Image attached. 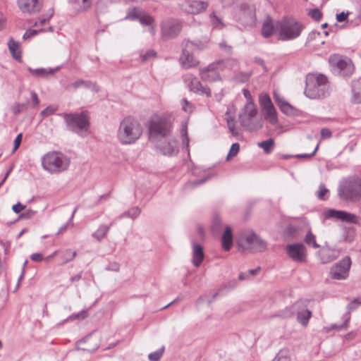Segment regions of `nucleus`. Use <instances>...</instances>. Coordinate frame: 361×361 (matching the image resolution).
Wrapping results in <instances>:
<instances>
[{
    "label": "nucleus",
    "mask_w": 361,
    "mask_h": 361,
    "mask_svg": "<svg viewBox=\"0 0 361 361\" xmlns=\"http://www.w3.org/2000/svg\"><path fill=\"white\" fill-rule=\"evenodd\" d=\"M337 195L341 201L355 204L361 201V178L351 176L343 178L338 183Z\"/></svg>",
    "instance_id": "nucleus-1"
},
{
    "label": "nucleus",
    "mask_w": 361,
    "mask_h": 361,
    "mask_svg": "<svg viewBox=\"0 0 361 361\" xmlns=\"http://www.w3.org/2000/svg\"><path fill=\"white\" fill-rule=\"evenodd\" d=\"M304 94L312 99L328 97L330 94V85L327 78L322 74H308L306 77Z\"/></svg>",
    "instance_id": "nucleus-2"
},
{
    "label": "nucleus",
    "mask_w": 361,
    "mask_h": 361,
    "mask_svg": "<svg viewBox=\"0 0 361 361\" xmlns=\"http://www.w3.org/2000/svg\"><path fill=\"white\" fill-rule=\"evenodd\" d=\"M142 133L141 124L133 117L126 116L121 122L116 137L123 145H130L137 140Z\"/></svg>",
    "instance_id": "nucleus-3"
},
{
    "label": "nucleus",
    "mask_w": 361,
    "mask_h": 361,
    "mask_svg": "<svg viewBox=\"0 0 361 361\" xmlns=\"http://www.w3.org/2000/svg\"><path fill=\"white\" fill-rule=\"evenodd\" d=\"M64 119L67 128L81 137H85L90 133V116L87 111L80 113H61L58 114Z\"/></svg>",
    "instance_id": "nucleus-4"
},
{
    "label": "nucleus",
    "mask_w": 361,
    "mask_h": 361,
    "mask_svg": "<svg viewBox=\"0 0 361 361\" xmlns=\"http://www.w3.org/2000/svg\"><path fill=\"white\" fill-rule=\"evenodd\" d=\"M70 163V159L60 152H49L42 157L43 169L50 173H60L66 171Z\"/></svg>",
    "instance_id": "nucleus-5"
},
{
    "label": "nucleus",
    "mask_w": 361,
    "mask_h": 361,
    "mask_svg": "<svg viewBox=\"0 0 361 361\" xmlns=\"http://www.w3.org/2000/svg\"><path fill=\"white\" fill-rule=\"evenodd\" d=\"M302 29V25L292 18H283L275 23V34L281 41H290L298 38Z\"/></svg>",
    "instance_id": "nucleus-6"
},
{
    "label": "nucleus",
    "mask_w": 361,
    "mask_h": 361,
    "mask_svg": "<svg viewBox=\"0 0 361 361\" xmlns=\"http://www.w3.org/2000/svg\"><path fill=\"white\" fill-rule=\"evenodd\" d=\"M238 243L244 250L251 252H262L267 247V243L252 231L242 232Z\"/></svg>",
    "instance_id": "nucleus-7"
},
{
    "label": "nucleus",
    "mask_w": 361,
    "mask_h": 361,
    "mask_svg": "<svg viewBox=\"0 0 361 361\" xmlns=\"http://www.w3.org/2000/svg\"><path fill=\"white\" fill-rule=\"evenodd\" d=\"M331 70L342 77H350L354 72V65L350 59L339 54H332L329 58Z\"/></svg>",
    "instance_id": "nucleus-8"
},
{
    "label": "nucleus",
    "mask_w": 361,
    "mask_h": 361,
    "mask_svg": "<svg viewBox=\"0 0 361 361\" xmlns=\"http://www.w3.org/2000/svg\"><path fill=\"white\" fill-rule=\"evenodd\" d=\"M257 114V110L255 104H245L239 115L241 125L250 131L259 129L262 124L255 121Z\"/></svg>",
    "instance_id": "nucleus-9"
},
{
    "label": "nucleus",
    "mask_w": 361,
    "mask_h": 361,
    "mask_svg": "<svg viewBox=\"0 0 361 361\" xmlns=\"http://www.w3.org/2000/svg\"><path fill=\"white\" fill-rule=\"evenodd\" d=\"M126 19L138 20L141 25L149 26L148 30L152 35H155L154 18L137 8H129Z\"/></svg>",
    "instance_id": "nucleus-10"
},
{
    "label": "nucleus",
    "mask_w": 361,
    "mask_h": 361,
    "mask_svg": "<svg viewBox=\"0 0 361 361\" xmlns=\"http://www.w3.org/2000/svg\"><path fill=\"white\" fill-rule=\"evenodd\" d=\"M235 18L243 26L254 25L255 23V11L254 6L247 3L241 4L235 11Z\"/></svg>",
    "instance_id": "nucleus-11"
},
{
    "label": "nucleus",
    "mask_w": 361,
    "mask_h": 361,
    "mask_svg": "<svg viewBox=\"0 0 361 361\" xmlns=\"http://www.w3.org/2000/svg\"><path fill=\"white\" fill-rule=\"evenodd\" d=\"M171 123L164 117L155 116L151 121L149 125V131L152 135L167 137L171 133Z\"/></svg>",
    "instance_id": "nucleus-12"
},
{
    "label": "nucleus",
    "mask_w": 361,
    "mask_h": 361,
    "mask_svg": "<svg viewBox=\"0 0 361 361\" xmlns=\"http://www.w3.org/2000/svg\"><path fill=\"white\" fill-rule=\"evenodd\" d=\"M259 102L260 106L266 111L264 118L271 125H276L278 123L277 113L270 97L267 93H261L259 96Z\"/></svg>",
    "instance_id": "nucleus-13"
},
{
    "label": "nucleus",
    "mask_w": 361,
    "mask_h": 361,
    "mask_svg": "<svg viewBox=\"0 0 361 361\" xmlns=\"http://www.w3.org/2000/svg\"><path fill=\"white\" fill-rule=\"evenodd\" d=\"M351 266V259L346 256L335 264L331 269V276L336 280H344L348 277Z\"/></svg>",
    "instance_id": "nucleus-14"
},
{
    "label": "nucleus",
    "mask_w": 361,
    "mask_h": 361,
    "mask_svg": "<svg viewBox=\"0 0 361 361\" xmlns=\"http://www.w3.org/2000/svg\"><path fill=\"white\" fill-rule=\"evenodd\" d=\"M197 48V46L192 42H185L182 54L180 57V61L184 68H188L197 65L198 61L192 55V52Z\"/></svg>",
    "instance_id": "nucleus-15"
},
{
    "label": "nucleus",
    "mask_w": 361,
    "mask_h": 361,
    "mask_svg": "<svg viewBox=\"0 0 361 361\" xmlns=\"http://www.w3.org/2000/svg\"><path fill=\"white\" fill-rule=\"evenodd\" d=\"M323 214L326 219H335L350 224H358L359 222L357 216L343 210L328 209L324 212Z\"/></svg>",
    "instance_id": "nucleus-16"
},
{
    "label": "nucleus",
    "mask_w": 361,
    "mask_h": 361,
    "mask_svg": "<svg viewBox=\"0 0 361 361\" xmlns=\"http://www.w3.org/2000/svg\"><path fill=\"white\" fill-rule=\"evenodd\" d=\"M286 251L289 257L295 262L302 263L307 260V250L302 243L287 245Z\"/></svg>",
    "instance_id": "nucleus-17"
},
{
    "label": "nucleus",
    "mask_w": 361,
    "mask_h": 361,
    "mask_svg": "<svg viewBox=\"0 0 361 361\" xmlns=\"http://www.w3.org/2000/svg\"><path fill=\"white\" fill-rule=\"evenodd\" d=\"M161 35L165 38H173L180 32L181 23L175 19L166 20L161 23Z\"/></svg>",
    "instance_id": "nucleus-18"
},
{
    "label": "nucleus",
    "mask_w": 361,
    "mask_h": 361,
    "mask_svg": "<svg viewBox=\"0 0 361 361\" xmlns=\"http://www.w3.org/2000/svg\"><path fill=\"white\" fill-rule=\"evenodd\" d=\"M20 11L27 15H34L39 13L43 6V0H18Z\"/></svg>",
    "instance_id": "nucleus-19"
},
{
    "label": "nucleus",
    "mask_w": 361,
    "mask_h": 361,
    "mask_svg": "<svg viewBox=\"0 0 361 361\" xmlns=\"http://www.w3.org/2000/svg\"><path fill=\"white\" fill-rule=\"evenodd\" d=\"M185 81L188 83L189 90L201 95L211 96V90L207 86H204L197 78L191 74L185 75Z\"/></svg>",
    "instance_id": "nucleus-20"
},
{
    "label": "nucleus",
    "mask_w": 361,
    "mask_h": 361,
    "mask_svg": "<svg viewBox=\"0 0 361 361\" xmlns=\"http://www.w3.org/2000/svg\"><path fill=\"white\" fill-rule=\"evenodd\" d=\"M220 63L214 62L209 64L207 68L201 69L200 74L204 81L214 82L220 79L218 71L219 70Z\"/></svg>",
    "instance_id": "nucleus-21"
},
{
    "label": "nucleus",
    "mask_w": 361,
    "mask_h": 361,
    "mask_svg": "<svg viewBox=\"0 0 361 361\" xmlns=\"http://www.w3.org/2000/svg\"><path fill=\"white\" fill-rule=\"evenodd\" d=\"M182 6L187 13L198 14L207 9L208 3L204 1L188 0L183 4Z\"/></svg>",
    "instance_id": "nucleus-22"
},
{
    "label": "nucleus",
    "mask_w": 361,
    "mask_h": 361,
    "mask_svg": "<svg viewBox=\"0 0 361 361\" xmlns=\"http://www.w3.org/2000/svg\"><path fill=\"white\" fill-rule=\"evenodd\" d=\"M340 252L335 248L329 247H323L318 252L317 255L322 264L329 263L338 257Z\"/></svg>",
    "instance_id": "nucleus-23"
},
{
    "label": "nucleus",
    "mask_w": 361,
    "mask_h": 361,
    "mask_svg": "<svg viewBox=\"0 0 361 361\" xmlns=\"http://www.w3.org/2000/svg\"><path fill=\"white\" fill-rule=\"evenodd\" d=\"M361 305V297L355 298L353 300H352L348 305V312L345 315V321L341 325H337V324H333L331 326V329H336V330H341L343 329H347L348 326V322L350 319V312L357 308V307Z\"/></svg>",
    "instance_id": "nucleus-24"
},
{
    "label": "nucleus",
    "mask_w": 361,
    "mask_h": 361,
    "mask_svg": "<svg viewBox=\"0 0 361 361\" xmlns=\"http://www.w3.org/2000/svg\"><path fill=\"white\" fill-rule=\"evenodd\" d=\"M274 98L281 111L288 115L294 116L297 114V109L285 101L280 95L276 92L274 93Z\"/></svg>",
    "instance_id": "nucleus-25"
},
{
    "label": "nucleus",
    "mask_w": 361,
    "mask_h": 361,
    "mask_svg": "<svg viewBox=\"0 0 361 361\" xmlns=\"http://www.w3.org/2000/svg\"><path fill=\"white\" fill-rule=\"evenodd\" d=\"M204 258L202 246L193 242L192 245V263L195 267H198Z\"/></svg>",
    "instance_id": "nucleus-26"
},
{
    "label": "nucleus",
    "mask_w": 361,
    "mask_h": 361,
    "mask_svg": "<svg viewBox=\"0 0 361 361\" xmlns=\"http://www.w3.org/2000/svg\"><path fill=\"white\" fill-rule=\"evenodd\" d=\"M160 152L164 154L171 156L178 152L177 141L175 139H169L159 146Z\"/></svg>",
    "instance_id": "nucleus-27"
},
{
    "label": "nucleus",
    "mask_w": 361,
    "mask_h": 361,
    "mask_svg": "<svg viewBox=\"0 0 361 361\" xmlns=\"http://www.w3.org/2000/svg\"><path fill=\"white\" fill-rule=\"evenodd\" d=\"M299 303L298 309L295 314H297V321L302 326H307L309 320L312 316V312L304 308L302 302H298Z\"/></svg>",
    "instance_id": "nucleus-28"
},
{
    "label": "nucleus",
    "mask_w": 361,
    "mask_h": 361,
    "mask_svg": "<svg viewBox=\"0 0 361 361\" xmlns=\"http://www.w3.org/2000/svg\"><path fill=\"white\" fill-rule=\"evenodd\" d=\"M233 245V233L230 226H226L225 231L221 237V245L222 248L225 251L231 250Z\"/></svg>",
    "instance_id": "nucleus-29"
},
{
    "label": "nucleus",
    "mask_w": 361,
    "mask_h": 361,
    "mask_svg": "<svg viewBox=\"0 0 361 361\" xmlns=\"http://www.w3.org/2000/svg\"><path fill=\"white\" fill-rule=\"evenodd\" d=\"M114 224V221H112L109 225L101 224L98 228L92 234V237L99 242L104 239L109 233L111 227Z\"/></svg>",
    "instance_id": "nucleus-30"
},
{
    "label": "nucleus",
    "mask_w": 361,
    "mask_h": 361,
    "mask_svg": "<svg viewBox=\"0 0 361 361\" xmlns=\"http://www.w3.org/2000/svg\"><path fill=\"white\" fill-rule=\"evenodd\" d=\"M261 32L262 36L265 38H269L273 34H275V24L272 23L271 18L269 16H267L263 22Z\"/></svg>",
    "instance_id": "nucleus-31"
},
{
    "label": "nucleus",
    "mask_w": 361,
    "mask_h": 361,
    "mask_svg": "<svg viewBox=\"0 0 361 361\" xmlns=\"http://www.w3.org/2000/svg\"><path fill=\"white\" fill-rule=\"evenodd\" d=\"M352 100L354 103H361V80H355L352 82Z\"/></svg>",
    "instance_id": "nucleus-32"
},
{
    "label": "nucleus",
    "mask_w": 361,
    "mask_h": 361,
    "mask_svg": "<svg viewBox=\"0 0 361 361\" xmlns=\"http://www.w3.org/2000/svg\"><path fill=\"white\" fill-rule=\"evenodd\" d=\"M77 256V252L71 248L66 249L61 252V262L60 263L61 266H64L65 264L72 262L75 257Z\"/></svg>",
    "instance_id": "nucleus-33"
},
{
    "label": "nucleus",
    "mask_w": 361,
    "mask_h": 361,
    "mask_svg": "<svg viewBox=\"0 0 361 361\" xmlns=\"http://www.w3.org/2000/svg\"><path fill=\"white\" fill-rule=\"evenodd\" d=\"M92 86L93 90H97L96 85H92V83L90 81L85 80L82 79H79V80L75 81L74 82L71 83V85H68L66 87V89L68 90L70 88H73L75 90H77L80 87L90 88V87H92Z\"/></svg>",
    "instance_id": "nucleus-34"
},
{
    "label": "nucleus",
    "mask_w": 361,
    "mask_h": 361,
    "mask_svg": "<svg viewBox=\"0 0 361 361\" xmlns=\"http://www.w3.org/2000/svg\"><path fill=\"white\" fill-rule=\"evenodd\" d=\"M8 46L12 56L16 60L20 61L21 59V51L20 50V46L18 42H15L12 39L8 42Z\"/></svg>",
    "instance_id": "nucleus-35"
},
{
    "label": "nucleus",
    "mask_w": 361,
    "mask_h": 361,
    "mask_svg": "<svg viewBox=\"0 0 361 361\" xmlns=\"http://www.w3.org/2000/svg\"><path fill=\"white\" fill-rule=\"evenodd\" d=\"M28 71L33 76L39 78H46L47 75H52L54 73V70L53 69H47L42 68L36 69L28 68Z\"/></svg>",
    "instance_id": "nucleus-36"
},
{
    "label": "nucleus",
    "mask_w": 361,
    "mask_h": 361,
    "mask_svg": "<svg viewBox=\"0 0 361 361\" xmlns=\"http://www.w3.org/2000/svg\"><path fill=\"white\" fill-rule=\"evenodd\" d=\"M298 305L299 303L297 302L290 307H286L283 310L281 311L277 316L285 319L292 317L295 314V312L298 309Z\"/></svg>",
    "instance_id": "nucleus-37"
},
{
    "label": "nucleus",
    "mask_w": 361,
    "mask_h": 361,
    "mask_svg": "<svg viewBox=\"0 0 361 361\" xmlns=\"http://www.w3.org/2000/svg\"><path fill=\"white\" fill-rule=\"evenodd\" d=\"M274 145V140L271 138L257 144L258 147L262 148L266 154H269L272 152Z\"/></svg>",
    "instance_id": "nucleus-38"
},
{
    "label": "nucleus",
    "mask_w": 361,
    "mask_h": 361,
    "mask_svg": "<svg viewBox=\"0 0 361 361\" xmlns=\"http://www.w3.org/2000/svg\"><path fill=\"white\" fill-rule=\"evenodd\" d=\"M216 63H220L219 66V70H223L224 68H233L237 66V61L233 59L221 60L216 61Z\"/></svg>",
    "instance_id": "nucleus-39"
},
{
    "label": "nucleus",
    "mask_w": 361,
    "mask_h": 361,
    "mask_svg": "<svg viewBox=\"0 0 361 361\" xmlns=\"http://www.w3.org/2000/svg\"><path fill=\"white\" fill-rule=\"evenodd\" d=\"M305 242L309 245L314 248L319 247V245L316 241V236L310 230L307 231L305 239Z\"/></svg>",
    "instance_id": "nucleus-40"
},
{
    "label": "nucleus",
    "mask_w": 361,
    "mask_h": 361,
    "mask_svg": "<svg viewBox=\"0 0 361 361\" xmlns=\"http://www.w3.org/2000/svg\"><path fill=\"white\" fill-rule=\"evenodd\" d=\"M209 19L214 28L221 29L224 27L221 19L214 12L209 15Z\"/></svg>",
    "instance_id": "nucleus-41"
},
{
    "label": "nucleus",
    "mask_w": 361,
    "mask_h": 361,
    "mask_svg": "<svg viewBox=\"0 0 361 361\" xmlns=\"http://www.w3.org/2000/svg\"><path fill=\"white\" fill-rule=\"evenodd\" d=\"M180 135L183 137V145L184 147L188 150L189 147V137L188 135V129H187V124L184 123L182 126V129L180 130Z\"/></svg>",
    "instance_id": "nucleus-42"
},
{
    "label": "nucleus",
    "mask_w": 361,
    "mask_h": 361,
    "mask_svg": "<svg viewBox=\"0 0 361 361\" xmlns=\"http://www.w3.org/2000/svg\"><path fill=\"white\" fill-rule=\"evenodd\" d=\"M329 190L326 188L324 183H321L317 193V197L321 200H326L328 199V194Z\"/></svg>",
    "instance_id": "nucleus-43"
},
{
    "label": "nucleus",
    "mask_w": 361,
    "mask_h": 361,
    "mask_svg": "<svg viewBox=\"0 0 361 361\" xmlns=\"http://www.w3.org/2000/svg\"><path fill=\"white\" fill-rule=\"evenodd\" d=\"M164 347L152 352L148 355V358L150 361H159L164 354Z\"/></svg>",
    "instance_id": "nucleus-44"
},
{
    "label": "nucleus",
    "mask_w": 361,
    "mask_h": 361,
    "mask_svg": "<svg viewBox=\"0 0 361 361\" xmlns=\"http://www.w3.org/2000/svg\"><path fill=\"white\" fill-rule=\"evenodd\" d=\"M88 316V312L87 310H82L78 313L73 314H71L67 320H74V319H78L82 320L87 318Z\"/></svg>",
    "instance_id": "nucleus-45"
},
{
    "label": "nucleus",
    "mask_w": 361,
    "mask_h": 361,
    "mask_svg": "<svg viewBox=\"0 0 361 361\" xmlns=\"http://www.w3.org/2000/svg\"><path fill=\"white\" fill-rule=\"evenodd\" d=\"M240 150V145L238 143H233L228 152L226 157V160H229L231 158L235 157Z\"/></svg>",
    "instance_id": "nucleus-46"
},
{
    "label": "nucleus",
    "mask_w": 361,
    "mask_h": 361,
    "mask_svg": "<svg viewBox=\"0 0 361 361\" xmlns=\"http://www.w3.org/2000/svg\"><path fill=\"white\" fill-rule=\"evenodd\" d=\"M58 109V106L55 105H49L46 109H44L43 111H41L40 116L42 117H45L49 115L53 114L55 113Z\"/></svg>",
    "instance_id": "nucleus-47"
},
{
    "label": "nucleus",
    "mask_w": 361,
    "mask_h": 361,
    "mask_svg": "<svg viewBox=\"0 0 361 361\" xmlns=\"http://www.w3.org/2000/svg\"><path fill=\"white\" fill-rule=\"evenodd\" d=\"M76 211H77V208H75L73 210V213L71 214V216L70 219L68 220V221L66 224H65L64 225H63L59 229L58 232L56 233V235H60V234L63 233V232H65L67 230L68 226L71 224V221H72L73 219L74 218V216H75V214L76 213Z\"/></svg>",
    "instance_id": "nucleus-48"
},
{
    "label": "nucleus",
    "mask_w": 361,
    "mask_h": 361,
    "mask_svg": "<svg viewBox=\"0 0 361 361\" xmlns=\"http://www.w3.org/2000/svg\"><path fill=\"white\" fill-rule=\"evenodd\" d=\"M227 125L230 130V131L232 133L233 135H238V130L235 128V120L233 118L228 117L227 118Z\"/></svg>",
    "instance_id": "nucleus-49"
},
{
    "label": "nucleus",
    "mask_w": 361,
    "mask_h": 361,
    "mask_svg": "<svg viewBox=\"0 0 361 361\" xmlns=\"http://www.w3.org/2000/svg\"><path fill=\"white\" fill-rule=\"evenodd\" d=\"M309 16L314 20H317V21H319L322 16V12L318 9V8H314V9H312L311 10L310 12H309Z\"/></svg>",
    "instance_id": "nucleus-50"
},
{
    "label": "nucleus",
    "mask_w": 361,
    "mask_h": 361,
    "mask_svg": "<svg viewBox=\"0 0 361 361\" xmlns=\"http://www.w3.org/2000/svg\"><path fill=\"white\" fill-rule=\"evenodd\" d=\"M182 109L185 112H192L193 111L192 105L186 99H183L181 101Z\"/></svg>",
    "instance_id": "nucleus-51"
},
{
    "label": "nucleus",
    "mask_w": 361,
    "mask_h": 361,
    "mask_svg": "<svg viewBox=\"0 0 361 361\" xmlns=\"http://www.w3.org/2000/svg\"><path fill=\"white\" fill-rule=\"evenodd\" d=\"M156 52L153 50H148L145 54L142 55L141 60L142 62L147 61L152 58H154L156 56Z\"/></svg>",
    "instance_id": "nucleus-52"
},
{
    "label": "nucleus",
    "mask_w": 361,
    "mask_h": 361,
    "mask_svg": "<svg viewBox=\"0 0 361 361\" xmlns=\"http://www.w3.org/2000/svg\"><path fill=\"white\" fill-rule=\"evenodd\" d=\"M105 269L106 271L117 272L120 270V264L116 262H109V264L106 267Z\"/></svg>",
    "instance_id": "nucleus-53"
},
{
    "label": "nucleus",
    "mask_w": 361,
    "mask_h": 361,
    "mask_svg": "<svg viewBox=\"0 0 361 361\" xmlns=\"http://www.w3.org/2000/svg\"><path fill=\"white\" fill-rule=\"evenodd\" d=\"M129 212V218L135 219L137 218L140 214V209L137 207H134L128 209Z\"/></svg>",
    "instance_id": "nucleus-54"
},
{
    "label": "nucleus",
    "mask_w": 361,
    "mask_h": 361,
    "mask_svg": "<svg viewBox=\"0 0 361 361\" xmlns=\"http://www.w3.org/2000/svg\"><path fill=\"white\" fill-rule=\"evenodd\" d=\"M92 0H82V4L80 5L79 11L83 12L90 8Z\"/></svg>",
    "instance_id": "nucleus-55"
},
{
    "label": "nucleus",
    "mask_w": 361,
    "mask_h": 361,
    "mask_svg": "<svg viewBox=\"0 0 361 361\" xmlns=\"http://www.w3.org/2000/svg\"><path fill=\"white\" fill-rule=\"evenodd\" d=\"M53 14H54V8L49 9L48 18H40L39 22L35 23V25H37L38 24H39V25L46 24L49 20V19L52 17Z\"/></svg>",
    "instance_id": "nucleus-56"
},
{
    "label": "nucleus",
    "mask_w": 361,
    "mask_h": 361,
    "mask_svg": "<svg viewBox=\"0 0 361 361\" xmlns=\"http://www.w3.org/2000/svg\"><path fill=\"white\" fill-rule=\"evenodd\" d=\"M243 93L244 97L246 99V101H247L246 104H254L252 97L251 94L248 90L243 89Z\"/></svg>",
    "instance_id": "nucleus-57"
},
{
    "label": "nucleus",
    "mask_w": 361,
    "mask_h": 361,
    "mask_svg": "<svg viewBox=\"0 0 361 361\" xmlns=\"http://www.w3.org/2000/svg\"><path fill=\"white\" fill-rule=\"evenodd\" d=\"M332 133L331 131L328 128H322L321 130V137L322 139H329L331 137Z\"/></svg>",
    "instance_id": "nucleus-58"
},
{
    "label": "nucleus",
    "mask_w": 361,
    "mask_h": 361,
    "mask_svg": "<svg viewBox=\"0 0 361 361\" xmlns=\"http://www.w3.org/2000/svg\"><path fill=\"white\" fill-rule=\"evenodd\" d=\"M343 240L345 242L350 243L354 240V235L350 233L349 231L345 230Z\"/></svg>",
    "instance_id": "nucleus-59"
},
{
    "label": "nucleus",
    "mask_w": 361,
    "mask_h": 361,
    "mask_svg": "<svg viewBox=\"0 0 361 361\" xmlns=\"http://www.w3.org/2000/svg\"><path fill=\"white\" fill-rule=\"evenodd\" d=\"M26 105L25 104H16L13 108V111L14 114L17 115L22 111V110L25 108Z\"/></svg>",
    "instance_id": "nucleus-60"
},
{
    "label": "nucleus",
    "mask_w": 361,
    "mask_h": 361,
    "mask_svg": "<svg viewBox=\"0 0 361 361\" xmlns=\"http://www.w3.org/2000/svg\"><path fill=\"white\" fill-rule=\"evenodd\" d=\"M25 208V205L22 204L20 202H18L17 204H16L13 206L12 209L15 213L18 214L21 211H23Z\"/></svg>",
    "instance_id": "nucleus-61"
},
{
    "label": "nucleus",
    "mask_w": 361,
    "mask_h": 361,
    "mask_svg": "<svg viewBox=\"0 0 361 361\" xmlns=\"http://www.w3.org/2000/svg\"><path fill=\"white\" fill-rule=\"evenodd\" d=\"M22 140V133H19L14 140V146L13 151L15 152L20 145Z\"/></svg>",
    "instance_id": "nucleus-62"
},
{
    "label": "nucleus",
    "mask_w": 361,
    "mask_h": 361,
    "mask_svg": "<svg viewBox=\"0 0 361 361\" xmlns=\"http://www.w3.org/2000/svg\"><path fill=\"white\" fill-rule=\"evenodd\" d=\"M30 259L34 262H39L43 259V255L40 253H33L31 255Z\"/></svg>",
    "instance_id": "nucleus-63"
},
{
    "label": "nucleus",
    "mask_w": 361,
    "mask_h": 361,
    "mask_svg": "<svg viewBox=\"0 0 361 361\" xmlns=\"http://www.w3.org/2000/svg\"><path fill=\"white\" fill-rule=\"evenodd\" d=\"M348 16V13L341 12L336 15V20L338 22H340V23L343 22L347 19Z\"/></svg>",
    "instance_id": "nucleus-64"
}]
</instances>
